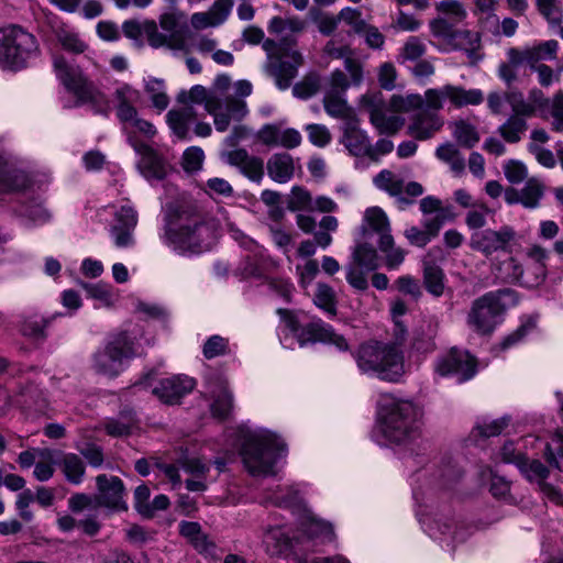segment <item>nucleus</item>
<instances>
[{"instance_id":"59","label":"nucleus","mask_w":563,"mask_h":563,"mask_svg":"<svg viewBox=\"0 0 563 563\" xmlns=\"http://www.w3.org/2000/svg\"><path fill=\"white\" fill-rule=\"evenodd\" d=\"M346 280L356 290L364 291L368 288L366 271L350 263L346 268Z\"/></svg>"},{"instance_id":"24","label":"nucleus","mask_w":563,"mask_h":563,"mask_svg":"<svg viewBox=\"0 0 563 563\" xmlns=\"http://www.w3.org/2000/svg\"><path fill=\"white\" fill-rule=\"evenodd\" d=\"M374 185L379 190L387 192L397 199L399 209L404 210L412 203V199L402 196L404 179L389 169L380 170L373 179Z\"/></svg>"},{"instance_id":"64","label":"nucleus","mask_w":563,"mask_h":563,"mask_svg":"<svg viewBox=\"0 0 563 563\" xmlns=\"http://www.w3.org/2000/svg\"><path fill=\"white\" fill-rule=\"evenodd\" d=\"M530 69L537 74L538 84L543 88L560 82V71H555L547 64L530 66Z\"/></svg>"},{"instance_id":"31","label":"nucleus","mask_w":563,"mask_h":563,"mask_svg":"<svg viewBox=\"0 0 563 563\" xmlns=\"http://www.w3.org/2000/svg\"><path fill=\"white\" fill-rule=\"evenodd\" d=\"M352 262L366 272L376 271L379 266L377 250L367 242H357L352 250Z\"/></svg>"},{"instance_id":"9","label":"nucleus","mask_w":563,"mask_h":563,"mask_svg":"<svg viewBox=\"0 0 563 563\" xmlns=\"http://www.w3.org/2000/svg\"><path fill=\"white\" fill-rule=\"evenodd\" d=\"M136 354V336L130 331H122L95 354L93 367L98 373L113 377L123 372Z\"/></svg>"},{"instance_id":"12","label":"nucleus","mask_w":563,"mask_h":563,"mask_svg":"<svg viewBox=\"0 0 563 563\" xmlns=\"http://www.w3.org/2000/svg\"><path fill=\"white\" fill-rule=\"evenodd\" d=\"M511 295L512 291L505 289L490 291L477 298L467 316L468 325L482 334L493 332L505 309L504 299Z\"/></svg>"},{"instance_id":"2","label":"nucleus","mask_w":563,"mask_h":563,"mask_svg":"<svg viewBox=\"0 0 563 563\" xmlns=\"http://www.w3.org/2000/svg\"><path fill=\"white\" fill-rule=\"evenodd\" d=\"M253 91L249 80L241 79L234 82L233 95H227L223 99L211 92V89L202 85H195L188 90H181L177 95V102L187 108L194 104H202L206 112L213 118V124L218 132H225L231 122L242 121L249 113L245 98Z\"/></svg>"},{"instance_id":"58","label":"nucleus","mask_w":563,"mask_h":563,"mask_svg":"<svg viewBox=\"0 0 563 563\" xmlns=\"http://www.w3.org/2000/svg\"><path fill=\"white\" fill-rule=\"evenodd\" d=\"M309 141L318 147H324L331 142V133L323 124H308L306 126Z\"/></svg>"},{"instance_id":"50","label":"nucleus","mask_w":563,"mask_h":563,"mask_svg":"<svg viewBox=\"0 0 563 563\" xmlns=\"http://www.w3.org/2000/svg\"><path fill=\"white\" fill-rule=\"evenodd\" d=\"M57 40L62 47L74 54H81L86 51V43L80 40L77 33L68 30H59L57 32Z\"/></svg>"},{"instance_id":"32","label":"nucleus","mask_w":563,"mask_h":563,"mask_svg":"<svg viewBox=\"0 0 563 563\" xmlns=\"http://www.w3.org/2000/svg\"><path fill=\"white\" fill-rule=\"evenodd\" d=\"M323 107L325 112L335 119H341L344 123H349L356 119L354 110L347 104L341 95L325 92L323 98Z\"/></svg>"},{"instance_id":"55","label":"nucleus","mask_w":563,"mask_h":563,"mask_svg":"<svg viewBox=\"0 0 563 563\" xmlns=\"http://www.w3.org/2000/svg\"><path fill=\"white\" fill-rule=\"evenodd\" d=\"M205 161V153L198 146L188 147L183 154V168L187 173H196L201 169Z\"/></svg>"},{"instance_id":"29","label":"nucleus","mask_w":563,"mask_h":563,"mask_svg":"<svg viewBox=\"0 0 563 563\" xmlns=\"http://www.w3.org/2000/svg\"><path fill=\"white\" fill-rule=\"evenodd\" d=\"M57 463L66 479L75 485L82 482L85 475V464L80 456L75 453H63L57 451Z\"/></svg>"},{"instance_id":"27","label":"nucleus","mask_w":563,"mask_h":563,"mask_svg":"<svg viewBox=\"0 0 563 563\" xmlns=\"http://www.w3.org/2000/svg\"><path fill=\"white\" fill-rule=\"evenodd\" d=\"M438 333V322L429 319L424 320L415 331L411 347L420 354H428L435 350V336Z\"/></svg>"},{"instance_id":"38","label":"nucleus","mask_w":563,"mask_h":563,"mask_svg":"<svg viewBox=\"0 0 563 563\" xmlns=\"http://www.w3.org/2000/svg\"><path fill=\"white\" fill-rule=\"evenodd\" d=\"M452 135L461 146L466 148L474 147L481 140L476 126L464 120L455 121L452 124Z\"/></svg>"},{"instance_id":"5","label":"nucleus","mask_w":563,"mask_h":563,"mask_svg":"<svg viewBox=\"0 0 563 563\" xmlns=\"http://www.w3.org/2000/svg\"><path fill=\"white\" fill-rule=\"evenodd\" d=\"M377 415L380 431L389 442L406 446L418 443L422 411L412 400L383 395Z\"/></svg>"},{"instance_id":"10","label":"nucleus","mask_w":563,"mask_h":563,"mask_svg":"<svg viewBox=\"0 0 563 563\" xmlns=\"http://www.w3.org/2000/svg\"><path fill=\"white\" fill-rule=\"evenodd\" d=\"M277 312L301 347L309 343L322 342L333 344L340 351L349 349L344 336L334 332L333 328L321 319H313L306 325H301L292 311L278 309Z\"/></svg>"},{"instance_id":"49","label":"nucleus","mask_w":563,"mask_h":563,"mask_svg":"<svg viewBox=\"0 0 563 563\" xmlns=\"http://www.w3.org/2000/svg\"><path fill=\"white\" fill-rule=\"evenodd\" d=\"M233 397L227 386L221 385L218 395L216 396L211 410L213 416L224 419L231 411Z\"/></svg>"},{"instance_id":"28","label":"nucleus","mask_w":563,"mask_h":563,"mask_svg":"<svg viewBox=\"0 0 563 563\" xmlns=\"http://www.w3.org/2000/svg\"><path fill=\"white\" fill-rule=\"evenodd\" d=\"M196 119L192 108L170 110L167 113V123L179 140H190L189 126Z\"/></svg>"},{"instance_id":"60","label":"nucleus","mask_w":563,"mask_h":563,"mask_svg":"<svg viewBox=\"0 0 563 563\" xmlns=\"http://www.w3.org/2000/svg\"><path fill=\"white\" fill-rule=\"evenodd\" d=\"M519 467L529 481H543L549 475L548 468L537 460L527 461L523 459Z\"/></svg>"},{"instance_id":"48","label":"nucleus","mask_w":563,"mask_h":563,"mask_svg":"<svg viewBox=\"0 0 563 563\" xmlns=\"http://www.w3.org/2000/svg\"><path fill=\"white\" fill-rule=\"evenodd\" d=\"M427 47L422 40L417 36H410L404 44L398 60L400 64L418 60L426 54Z\"/></svg>"},{"instance_id":"52","label":"nucleus","mask_w":563,"mask_h":563,"mask_svg":"<svg viewBox=\"0 0 563 563\" xmlns=\"http://www.w3.org/2000/svg\"><path fill=\"white\" fill-rule=\"evenodd\" d=\"M503 170L507 180L511 184H519L528 177L526 164L518 159H508L503 164Z\"/></svg>"},{"instance_id":"53","label":"nucleus","mask_w":563,"mask_h":563,"mask_svg":"<svg viewBox=\"0 0 563 563\" xmlns=\"http://www.w3.org/2000/svg\"><path fill=\"white\" fill-rule=\"evenodd\" d=\"M135 228L121 227V224H112L110 228V235L113 243L119 249L132 247L135 244L133 235Z\"/></svg>"},{"instance_id":"19","label":"nucleus","mask_w":563,"mask_h":563,"mask_svg":"<svg viewBox=\"0 0 563 563\" xmlns=\"http://www.w3.org/2000/svg\"><path fill=\"white\" fill-rule=\"evenodd\" d=\"M363 238L368 233L378 235V241L384 245L391 243V227L386 212L379 207H369L364 211L363 222L361 225Z\"/></svg>"},{"instance_id":"1","label":"nucleus","mask_w":563,"mask_h":563,"mask_svg":"<svg viewBox=\"0 0 563 563\" xmlns=\"http://www.w3.org/2000/svg\"><path fill=\"white\" fill-rule=\"evenodd\" d=\"M484 101L481 89H465L462 86L444 85L424 91V109H419L409 121L407 134L417 141L432 139L444 125L443 118L438 113L449 102L454 108L478 106Z\"/></svg>"},{"instance_id":"16","label":"nucleus","mask_w":563,"mask_h":563,"mask_svg":"<svg viewBox=\"0 0 563 563\" xmlns=\"http://www.w3.org/2000/svg\"><path fill=\"white\" fill-rule=\"evenodd\" d=\"M435 372L441 376L456 375L460 382H465L475 375L476 361L470 353L452 349L437 361Z\"/></svg>"},{"instance_id":"33","label":"nucleus","mask_w":563,"mask_h":563,"mask_svg":"<svg viewBox=\"0 0 563 563\" xmlns=\"http://www.w3.org/2000/svg\"><path fill=\"white\" fill-rule=\"evenodd\" d=\"M435 157L448 164L455 174H462L465 169V159L460 150L452 142H444L435 148Z\"/></svg>"},{"instance_id":"37","label":"nucleus","mask_w":563,"mask_h":563,"mask_svg":"<svg viewBox=\"0 0 563 563\" xmlns=\"http://www.w3.org/2000/svg\"><path fill=\"white\" fill-rule=\"evenodd\" d=\"M81 287L86 290L87 295L96 300L98 303L97 308L100 307H112L117 301V295L113 288L104 283L87 284L80 283Z\"/></svg>"},{"instance_id":"43","label":"nucleus","mask_w":563,"mask_h":563,"mask_svg":"<svg viewBox=\"0 0 563 563\" xmlns=\"http://www.w3.org/2000/svg\"><path fill=\"white\" fill-rule=\"evenodd\" d=\"M303 531L309 538H320L323 542H330L333 540V528L331 523L323 521L314 516H308L302 523Z\"/></svg>"},{"instance_id":"13","label":"nucleus","mask_w":563,"mask_h":563,"mask_svg":"<svg viewBox=\"0 0 563 563\" xmlns=\"http://www.w3.org/2000/svg\"><path fill=\"white\" fill-rule=\"evenodd\" d=\"M517 244L518 234L509 225H503L498 230H477L470 236V247L486 257L496 253H511Z\"/></svg>"},{"instance_id":"35","label":"nucleus","mask_w":563,"mask_h":563,"mask_svg":"<svg viewBox=\"0 0 563 563\" xmlns=\"http://www.w3.org/2000/svg\"><path fill=\"white\" fill-rule=\"evenodd\" d=\"M528 130L527 120L519 115H509L497 129L498 134L507 143L515 144L521 141Z\"/></svg>"},{"instance_id":"57","label":"nucleus","mask_w":563,"mask_h":563,"mask_svg":"<svg viewBox=\"0 0 563 563\" xmlns=\"http://www.w3.org/2000/svg\"><path fill=\"white\" fill-rule=\"evenodd\" d=\"M229 351L228 340L220 335L210 336L203 345V355L206 358H214L227 354Z\"/></svg>"},{"instance_id":"45","label":"nucleus","mask_w":563,"mask_h":563,"mask_svg":"<svg viewBox=\"0 0 563 563\" xmlns=\"http://www.w3.org/2000/svg\"><path fill=\"white\" fill-rule=\"evenodd\" d=\"M145 91L150 96L153 107L163 111L169 104L165 82L162 79L148 78L145 82Z\"/></svg>"},{"instance_id":"17","label":"nucleus","mask_w":563,"mask_h":563,"mask_svg":"<svg viewBox=\"0 0 563 563\" xmlns=\"http://www.w3.org/2000/svg\"><path fill=\"white\" fill-rule=\"evenodd\" d=\"M276 53L278 62L271 66L269 73L278 89L286 90L297 76V69L302 64V56L296 49L284 47H278Z\"/></svg>"},{"instance_id":"61","label":"nucleus","mask_w":563,"mask_h":563,"mask_svg":"<svg viewBox=\"0 0 563 563\" xmlns=\"http://www.w3.org/2000/svg\"><path fill=\"white\" fill-rule=\"evenodd\" d=\"M551 115L553 118L552 129L556 132H563V91H556L551 99H549Z\"/></svg>"},{"instance_id":"23","label":"nucleus","mask_w":563,"mask_h":563,"mask_svg":"<svg viewBox=\"0 0 563 563\" xmlns=\"http://www.w3.org/2000/svg\"><path fill=\"white\" fill-rule=\"evenodd\" d=\"M136 152L141 155L137 167L141 174L148 180H162L166 176V166L162 157L148 145H134Z\"/></svg>"},{"instance_id":"42","label":"nucleus","mask_w":563,"mask_h":563,"mask_svg":"<svg viewBox=\"0 0 563 563\" xmlns=\"http://www.w3.org/2000/svg\"><path fill=\"white\" fill-rule=\"evenodd\" d=\"M424 103V96L410 93L406 96L394 95L388 101L390 111L394 113H407L412 110H419Z\"/></svg>"},{"instance_id":"41","label":"nucleus","mask_w":563,"mask_h":563,"mask_svg":"<svg viewBox=\"0 0 563 563\" xmlns=\"http://www.w3.org/2000/svg\"><path fill=\"white\" fill-rule=\"evenodd\" d=\"M136 427V421L131 412H123L118 418L108 419L103 423L106 432L111 437L129 435Z\"/></svg>"},{"instance_id":"8","label":"nucleus","mask_w":563,"mask_h":563,"mask_svg":"<svg viewBox=\"0 0 563 563\" xmlns=\"http://www.w3.org/2000/svg\"><path fill=\"white\" fill-rule=\"evenodd\" d=\"M41 54L36 36L18 24L0 27V68L19 71Z\"/></svg>"},{"instance_id":"15","label":"nucleus","mask_w":563,"mask_h":563,"mask_svg":"<svg viewBox=\"0 0 563 563\" xmlns=\"http://www.w3.org/2000/svg\"><path fill=\"white\" fill-rule=\"evenodd\" d=\"M505 99L511 109V114L522 117L523 120L542 114L549 106V98L537 87L531 88L527 96L519 89H511L505 92Z\"/></svg>"},{"instance_id":"30","label":"nucleus","mask_w":563,"mask_h":563,"mask_svg":"<svg viewBox=\"0 0 563 563\" xmlns=\"http://www.w3.org/2000/svg\"><path fill=\"white\" fill-rule=\"evenodd\" d=\"M423 285L433 297H441L445 289V274L443 269L429 261L423 262Z\"/></svg>"},{"instance_id":"18","label":"nucleus","mask_w":563,"mask_h":563,"mask_svg":"<svg viewBox=\"0 0 563 563\" xmlns=\"http://www.w3.org/2000/svg\"><path fill=\"white\" fill-rule=\"evenodd\" d=\"M98 487V503L104 507L124 511L128 505L124 500V487L122 481L117 476L106 474L96 478Z\"/></svg>"},{"instance_id":"40","label":"nucleus","mask_w":563,"mask_h":563,"mask_svg":"<svg viewBox=\"0 0 563 563\" xmlns=\"http://www.w3.org/2000/svg\"><path fill=\"white\" fill-rule=\"evenodd\" d=\"M40 454L41 459L35 463L33 475L38 482H47L55 473V464H58L57 451L44 449Z\"/></svg>"},{"instance_id":"47","label":"nucleus","mask_w":563,"mask_h":563,"mask_svg":"<svg viewBox=\"0 0 563 563\" xmlns=\"http://www.w3.org/2000/svg\"><path fill=\"white\" fill-rule=\"evenodd\" d=\"M313 198L311 194L300 186H294L290 190L287 208L290 211H313Z\"/></svg>"},{"instance_id":"25","label":"nucleus","mask_w":563,"mask_h":563,"mask_svg":"<svg viewBox=\"0 0 563 563\" xmlns=\"http://www.w3.org/2000/svg\"><path fill=\"white\" fill-rule=\"evenodd\" d=\"M262 543L267 554L279 556L290 550L291 539L284 526H268L263 532Z\"/></svg>"},{"instance_id":"51","label":"nucleus","mask_w":563,"mask_h":563,"mask_svg":"<svg viewBox=\"0 0 563 563\" xmlns=\"http://www.w3.org/2000/svg\"><path fill=\"white\" fill-rule=\"evenodd\" d=\"M540 13L550 24L558 25L562 22L563 12L559 0H537Z\"/></svg>"},{"instance_id":"34","label":"nucleus","mask_w":563,"mask_h":563,"mask_svg":"<svg viewBox=\"0 0 563 563\" xmlns=\"http://www.w3.org/2000/svg\"><path fill=\"white\" fill-rule=\"evenodd\" d=\"M30 185L29 176L18 169L0 168V192H13L27 188Z\"/></svg>"},{"instance_id":"26","label":"nucleus","mask_w":563,"mask_h":563,"mask_svg":"<svg viewBox=\"0 0 563 563\" xmlns=\"http://www.w3.org/2000/svg\"><path fill=\"white\" fill-rule=\"evenodd\" d=\"M267 174L278 184L288 183L295 174V161L288 153H276L267 161Z\"/></svg>"},{"instance_id":"11","label":"nucleus","mask_w":563,"mask_h":563,"mask_svg":"<svg viewBox=\"0 0 563 563\" xmlns=\"http://www.w3.org/2000/svg\"><path fill=\"white\" fill-rule=\"evenodd\" d=\"M53 67L56 77L70 91L79 103H99L106 102L104 97L97 91L93 85L84 76L81 70L68 64L62 55H54ZM104 109H97L96 112L108 113L109 107L104 103Z\"/></svg>"},{"instance_id":"54","label":"nucleus","mask_w":563,"mask_h":563,"mask_svg":"<svg viewBox=\"0 0 563 563\" xmlns=\"http://www.w3.org/2000/svg\"><path fill=\"white\" fill-rule=\"evenodd\" d=\"M527 256L536 264V278L533 283L539 284L545 276V261L548 260V252L540 245H532L528 250Z\"/></svg>"},{"instance_id":"62","label":"nucleus","mask_w":563,"mask_h":563,"mask_svg":"<svg viewBox=\"0 0 563 563\" xmlns=\"http://www.w3.org/2000/svg\"><path fill=\"white\" fill-rule=\"evenodd\" d=\"M508 426L507 418H500L495 420H482L476 423L475 430L482 437L489 438L501 433V431Z\"/></svg>"},{"instance_id":"21","label":"nucleus","mask_w":563,"mask_h":563,"mask_svg":"<svg viewBox=\"0 0 563 563\" xmlns=\"http://www.w3.org/2000/svg\"><path fill=\"white\" fill-rule=\"evenodd\" d=\"M228 164L235 166L240 172L253 181L260 183L264 176L263 159L252 156L244 148H235L223 155Z\"/></svg>"},{"instance_id":"7","label":"nucleus","mask_w":563,"mask_h":563,"mask_svg":"<svg viewBox=\"0 0 563 563\" xmlns=\"http://www.w3.org/2000/svg\"><path fill=\"white\" fill-rule=\"evenodd\" d=\"M361 373L386 382H399L405 374L402 351L395 344L366 342L353 353Z\"/></svg>"},{"instance_id":"22","label":"nucleus","mask_w":563,"mask_h":563,"mask_svg":"<svg viewBox=\"0 0 563 563\" xmlns=\"http://www.w3.org/2000/svg\"><path fill=\"white\" fill-rule=\"evenodd\" d=\"M342 132L341 143L349 153L356 157H367L371 140L367 132L360 128L358 119L344 123Z\"/></svg>"},{"instance_id":"44","label":"nucleus","mask_w":563,"mask_h":563,"mask_svg":"<svg viewBox=\"0 0 563 563\" xmlns=\"http://www.w3.org/2000/svg\"><path fill=\"white\" fill-rule=\"evenodd\" d=\"M313 303L330 316L336 314V298L333 288L324 283H318Z\"/></svg>"},{"instance_id":"63","label":"nucleus","mask_w":563,"mask_h":563,"mask_svg":"<svg viewBox=\"0 0 563 563\" xmlns=\"http://www.w3.org/2000/svg\"><path fill=\"white\" fill-rule=\"evenodd\" d=\"M489 213V209L485 205H476L474 209L470 210L465 218L466 225L474 230H484L486 225V217Z\"/></svg>"},{"instance_id":"14","label":"nucleus","mask_w":563,"mask_h":563,"mask_svg":"<svg viewBox=\"0 0 563 563\" xmlns=\"http://www.w3.org/2000/svg\"><path fill=\"white\" fill-rule=\"evenodd\" d=\"M360 107L368 113L369 122L379 134L395 135L405 124V119L390 111L379 93L362 96Z\"/></svg>"},{"instance_id":"3","label":"nucleus","mask_w":563,"mask_h":563,"mask_svg":"<svg viewBox=\"0 0 563 563\" xmlns=\"http://www.w3.org/2000/svg\"><path fill=\"white\" fill-rule=\"evenodd\" d=\"M161 240L179 255H196L212 247L216 232L200 214L187 209H169Z\"/></svg>"},{"instance_id":"39","label":"nucleus","mask_w":563,"mask_h":563,"mask_svg":"<svg viewBox=\"0 0 563 563\" xmlns=\"http://www.w3.org/2000/svg\"><path fill=\"white\" fill-rule=\"evenodd\" d=\"M544 194V185L538 178H530L527 180L523 188L519 191L520 203L529 209H534L540 205Z\"/></svg>"},{"instance_id":"4","label":"nucleus","mask_w":563,"mask_h":563,"mask_svg":"<svg viewBox=\"0 0 563 563\" xmlns=\"http://www.w3.org/2000/svg\"><path fill=\"white\" fill-rule=\"evenodd\" d=\"M435 10L438 16L429 22V29L439 51H464L473 57L481 47L479 34L456 27L467 16L464 5L457 0H443L435 4Z\"/></svg>"},{"instance_id":"6","label":"nucleus","mask_w":563,"mask_h":563,"mask_svg":"<svg viewBox=\"0 0 563 563\" xmlns=\"http://www.w3.org/2000/svg\"><path fill=\"white\" fill-rule=\"evenodd\" d=\"M286 450L284 441L265 429L249 431L243 435L241 456L252 476H273L275 464Z\"/></svg>"},{"instance_id":"46","label":"nucleus","mask_w":563,"mask_h":563,"mask_svg":"<svg viewBox=\"0 0 563 563\" xmlns=\"http://www.w3.org/2000/svg\"><path fill=\"white\" fill-rule=\"evenodd\" d=\"M379 251L385 256V266L388 271H397L405 262L407 251L396 246L394 236L391 243L384 245L382 241H377Z\"/></svg>"},{"instance_id":"56","label":"nucleus","mask_w":563,"mask_h":563,"mask_svg":"<svg viewBox=\"0 0 563 563\" xmlns=\"http://www.w3.org/2000/svg\"><path fill=\"white\" fill-rule=\"evenodd\" d=\"M395 286L404 295L419 299L422 295L419 280L411 275H401L395 280Z\"/></svg>"},{"instance_id":"20","label":"nucleus","mask_w":563,"mask_h":563,"mask_svg":"<svg viewBox=\"0 0 563 563\" xmlns=\"http://www.w3.org/2000/svg\"><path fill=\"white\" fill-rule=\"evenodd\" d=\"M194 387L192 378L186 375H176L161 380L158 386L154 387L153 394L165 404H174L190 393Z\"/></svg>"},{"instance_id":"36","label":"nucleus","mask_w":563,"mask_h":563,"mask_svg":"<svg viewBox=\"0 0 563 563\" xmlns=\"http://www.w3.org/2000/svg\"><path fill=\"white\" fill-rule=\"evenodd\" d=\"M528 47L529 67L542 64L543 60H553L558 56L559 42L556 40H548L534 43Z\"/></svg>"}]
</instances>
